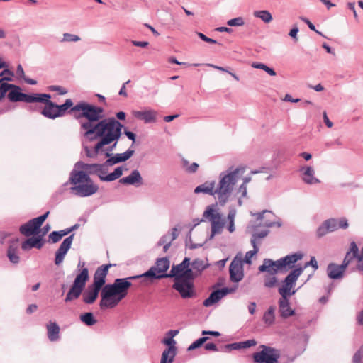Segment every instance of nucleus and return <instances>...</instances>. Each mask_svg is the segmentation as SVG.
Returning a JSON list of instances; mask_svg holds the SVG:
<instances>
[{
  "label": "nucleus",
  "mask_w": 363,
  "mask_h": 363,
  "mask_svg": "<svg viewBox=\"0 0 363 363\" xmlns=\"http://www.w3.org/2000/svg\"><path fill=\"white\" fill-rule=\"evenodd\" d=\"M72 110L77 111L74 114L75 119H87V121L80 123L81 128L85 130L84 136L90 141L100 138L93 147L84 146L87 157H96L102 151L104 145H108L121 137L123 125L114 118L103 119L94 124L102 116L104 109L101 107L80 101L75 104V108Z\"/></svg>",
  "instance_id": "nucleus-1"
},
{
  "label": "nucleus",
  "mask_w": 363,
  "mask_h": 363,
  "mask_svg": "<svg viewBox=\"0 0 363 363\" xmlns=\"http://www.w3.org/2000/svg\"><path fill=\"white\" fill-rule=\"evenodd\" d=\"M100 164H86L79 161L69 174L68 182L72 185L71 191L79 197H89L96 194L99 186L91 179L89 174H96Z\"/></svg>",
  "instance_id": "nucleus-2"
},
{
  "label": "nucleus",
  "mask_w": 363,
  "mask_h": 363,
  "mask_svg": "<svg viewBox=\"0 0 363 363\" xmlns=\"http://www.w3.org/2000/svg\"><path fill=\"white\" fill-rule=\"evenodd\" d=\"M135 279L136 276L116 279L113 284L105 285L100 294V308L104 310L115 308L127 296L128 290L132 285L130 280Z\"/></svg>",
  "instance_id": "nucleus-3"
},
{
  "label": "nucleus",
  "mask_w": 363,
  "mask_h": 363,
  "mask_svg": "<svg viewBox=\"0 0 363 363\" xmlns=\"http://www.w3.org/2000/svg\"><path fill=\"white\" fill-rule=\"evenodd\" d=\"M245 168L243 167H230L221 172L219 182L216 185V199L217 203L223 206L229 200L235 185L243 176Z\"/></svg>",
  "instance_id": "nucleus-4"
},
{
  "label": "nucleus",
  "mask_w": 363,
  "mask_h": 363,
  "mask_svg": "<svg viewBox=\"0 0 363 363\" xmlns=\"http://www.w3.org/2000/svg\"><path fill=\"white\" fill-rule=\"evenodd\" d=\"M85 264L84 262H79L77 269H79L80 272L77 274L66 294L65 298V303H69L78 299L84 289L86 284L89 279V269L85 267Z\"/></svg>",
  "instance_id": "nucleus-5"
},
{
  "label": "nucleus",
  "mask_w": 363,
  "mask_h": 363,
  "mask_svg": "<svg viewBox=\"0 0 363 363\" xmlns=\"http://www.w3.org/2000/svg\"><path fill=\"white\" fill-rule=\"evenodd\" d=\"M259 349L260 351L255 352L252 355L255 363H279L281 357L279 350L265 345H259Z\"/></svg>",
  "instance_id": "nucleus-6"
},
{
  "label": "nucleus",
  "mask_w": 363,
  "mask_h": 363,
  "mask_svg": "<svg viewBox=\"0 0 363 363\" xmlns=\"http://www.w3.org/2000/svg\"><path fill=\"white\" fill-rule=\"evenodd\" d=\"M194 277L174 279L173 289L180 294L182 298H191L195 295Z\"/></svg>",
  "instance_id": "nucleus-7"
},
{
  "label": "nucleus",
  "mask_w": 363,
  "mask_h": 363,
  "mask_svg": "<svg viewBox=\"0 0 363 363\" xmlns=\"http://www.w3.org/2000/svg\"><path fill=\"white\" fill-rule=\"evenodd\" d=\"M217 204L216 203L215 205L207 206L203 214V218L211 223L213 235L221 233L225 225V222L222 219L220 214L215 208Z\"/></svg>",
  "instance_id": "nucleus-8"
},
{
  "label": "nucleus",
  "mask_w": 363,
  "mask_h": 363,
  "mask_svg": "<svg viewBox=\"0 0 363 363\" xmlns=\"http://www.w3.org/2000/svg\"><path fill=\"white\" fill-rule=\"evenodd\" d=\"M303 269L301 267L292 270L285 278L281 287L279 289V293L281 298H289L296 293L294 289L296 281L298 277L302 274Z\"/></svg>",
  "instance_id": "nucleus-9"
},
{
  "label": "nucleus",
  "mask_w": 363,
  "mask_h": 363,
  "mask_svg": "<svg viewBox=\"0 0 363 363\" xmlns=\"http://www.w3.org/2000/svg\"><path fill=\"white\" fill-rule=\"evenodd\" d=\"M169 266L170 262L167 258H160L156 261L155 264L152 266L147 272L140 276L138 275V278L147 277L152 279H159L162 278L169 277V274L167 273Z\"/></svg>",
  "instance_id": "nucleus-10"
},
{
  "label": "nucleus",
  "mask_w": 363,
  "mask_h": 363,
  "mask_svg": "<svg viewBox=\"0 0 363 363\" xmlns=\"http://www.w3.org/2000/svg\"><path fill=\"white\" fill-rule=\"evenodd\" d=\"M349 226L345 218L340 219L330 218L325 220L317 230V235L320 238L329 232H334L340 228L346 229Z\"/></svg>",
  "instance_id": "nucleus-11"
},
{
  "label": "nucleus",
  "mask_w": 363,
  "mask_h": 363,
  "mask_svg": "<svg viewBox=\"0 0 363 363\" xmlns=\"http://www.w3.org/2000/svg\"><path fill=\"white\" fill-rule=\"evenodd\" d=\"M49 213L50 212L47 211L45 213L41 215L40 216L33 218L27 223L23 224L19 228L20 233L25 236H30L38 233V230L48 218Z\"/></svg>",
  "instance_id": "nucleus-12"
},
{
  "label": "nucleus",
  "mask_w": 363,
  "mask_h": 363,
  "mask_svg": "<svg viewBox=\"0 0 363 363\" xmlns=\"http://www.w3.org/2000/svg\"><path fill=\"white\" fill-rule=\"evenodd\" d=\"M109 166V164H106V161H105L104 163L100 164L98 170H96V174L103 182H113L123 174V166L116 167L113 172L108 174V167Z\"/></svg>",
  "instance_id": "nucleus-13"
},
{
  "label": "nucleus",
  "mask_w": 363,
  "mask_h": 363,
  "mask_svg": "<svg viewBox=\"0 0 363 363\" xmlns=\"http://www.w3.org/2000/svg\"><path fill=\"white\" fill-rule=\"evenodd\" d=\"M190 259L185 257L182 263L173 266L169 274V277H194L192 269L189 268Z\"/></svg>",
  "instance_id": "nucleus-14"
},
{
  "label": "nucleus",
  "mask_w": 363,
  "mask_h": 363,
  "mask_svg": "<svg viewBox=\"0 0 363 363\" xmlns=\"http://www.w3.org/2000/svg\"><path fill=\"white\" fill-rule=\"evenodd\" d=\"M111 267V264H104L99 267L95 271L93 283L91 285L102 290L103 287L105 286L106 277L108 274V269Z\"/></svg>",
  "instance_id": "nucleus-15"
},
{
  "label": "nucleus",
  "mask_w": 363,
  "mask_h": 363,
  "mask_svg": "<svg viewBox=\"0 0 363 363\" xmlns=\"http://www.w3.org/2000/svg\"><path fill=\"white\" fill-rule=\"evenodd\" d=\"M229 271L231 281L238 282L242 280L243 277L242 259L235 257L230 265Z\"/></svg>",
  "instance_id": "nucleus-16"
},
{
  "label": "nucleus",
  "mask_w": 363,
  "mask_h": 363,
  "mask_svg": "<svg viewBox=\"0 0 363 363\" xmlns=\"http://www.w3.org/2000/svg\"><path fill=\"white\" fill-rule=\"evenodd\" d=\"M6 74H8L9 77H4L0 79V91H22L18 86L7 82L13 80V77H14L13 72L9 69H5L0 73V76H4Z\"/></svg>",
  "instance_id": "nucleus-17"
},
{
  "label": "nucleus",
  "mask_w": 363,
  "mask_h": 363,
  "mask_svg": "<svg viewBox=\"0 0 363 363\" xmlns=\"http://www.w3.org/2000/svg\"><path fill=\"white\" fill-rule=\"evenodd\" d=\"M303 257V253L297 252L277 260V263L279 267H281V270L291 269L294 267L295 263L301 259Z\"/></svg>",
  "instance_id": "nucleus-18"
},
{
  "label": "nucleus",
  "mask_w": 363,
  "mask_h": 363,
  "mask_svg": "<svg viewBox=\"0 0 363 363\" xmlns=\"http://www.w3.org/2000/svg\"><path fill=\"white\" fill-rule=\"evenodd\" d=\"M44 99L41 101L45 104L41 111V114L45 118L55 119L57 118V104L50 100V98L43 97Z\"/></svg>",
  "instance_id": "nucleus-19"
},
{
  "label": "nucleus",
  "mask_w": 363,
  "mask_h": 363,
  "mask_svg": "<svg viewBox=\"0 0 363 363\" xmlns=\"http://www.w3.org/2000/svg\"><path fill=\"white\" fill-rule=\"evenodd\" d=\"M232 291L231 289L228 288H223L221 290H216L213 291L208 298H206L203 304L206 307H210L219 301L221 298H223L225 296Z\"/></svg>",
  "instance_id": "nucleus-20"
},
{
  "label": "nucleus",
  "mask_w": 363,
  "mask_h": 363,
  "mask_svg": "<svg viewBox=\"0 0 363 363\" xmlns=\"http://www.w3.org/2000/svg\"><path fill=\"white\" fill-rule=\"evenodd\" d=\"M101 292V290L89 285L86 291H83L82 294V300L85 304L94 303L99 296V293Z\"/></svg>",
  "instance_id": "nucleus-21"
},
{
  "label": "nucleus",
  "mask_w": 363,
  "mask_h": 363,
  "mask_svg": "<svg viewBox=\"0 0 363 363\" xmlns=\"http://www.w3.org/2000/svg\"><path fill=\"white\" fill-rule=\"evenodd\" d=\"M75 105L71 99H67L64 104L61 105L57 104V118L65 116L67 113L71 114L74 118L77 111H73Z\"/></svg>",
  "instance_id": "nucleus-22"
},
{
  "label": "nucleus",
  "mask_w": 363,
  "mask_h": 363,
  "mask_svg": "<svg viewBox=\"0 0 363 363\" xmlns=\"http://www.w3.org/2000/svg\"><path fill=\"white\" fill-rule=\"evenodd\" d=\"M345 269L342 264L338 265L330 263L327 267V274L332 279H341L343 277Z\"/></svg>",
  "instance_id": "nucleus-23"
},
{
  "label": "nucleus",
  "mask_w": 363,
  "mask_h": 363,
  "mask_svg": "<svg viewBox=\"0 0 363 363\" xmlns=\"http://www.w3.org/2000/svg\"><path fill=\"white\" fill-rule=\"evenodd\" d=\"M279 308L280 315L284 318L292 316L295 313L294 310L290 307L289 298H280Z\"/></svg>",
  "instance_id": "nucleus-24"
},
{
  "label": "nucleus",
  "mask_w": 363,
  "mask_h": 363,
  "mask_svg": "<svg viewBox=\"0 0 363 363\" xmlns=\"http://www.w3.org/2000/svg\"><path fill=\"white\" fill-rule=\"evenodd\" d=\"M133 150H128L123 153H118L114 155L111 154V156L106 160V164L113 166L119 162H125L133 155Z\"/></svg>",
  "instance_id": "nucleus-25"
},
{
  "label": "nucleus",
  "mask_w": 363,
  "mask_h": 363,
  "mask_svg": "<svg viewBox=\"0 0 363 363\" xmlns=\"http://www.w3.org/2000/svg\"><path fill=\"white\" fill-rule=\"evenodd\" d=\"M6 93L7 92H0V106L5 105L7 100L9 101H13V102L19 101V99L21 98L20 97L21 94H22V92H9L8 99H6ZM7 110L8 109L6 107L1 108H0V114L6 112Z\"/></svg>",
  "instance_id": "nucleus-26"
},
{
  "label": "nucleus",
  "mask_w": 363,
  "mask_h": 363,
  "mask_svg": "<svg viewBox=\"0 0 363 363\" xmlns=\"http://www.w3.org/2000/svg\"><path fill=\"white\" fill-rule=\"evenodd\" d=\"M301 171L303 172L302 179L306 184H314L320 182V181L315 177V171L312 167H301Z\"/></svg>",
  "instance_id": "nucleus-27"
},
{
  "label": "nucleus",
  "mask_w": 363,
  "mask_h": 363,
  "mask_svg": "<svg viewBox=\"0 0 363 363\" xmlns=\"http://www.w3.org/2000/svg\"><path fill=\"white\" fill-rule=\"evenodd\" d=\"M260 272H267L270 274H275L279 270H281V267H279L277 261H272L269 259H265L263 264L259 267Z\"/></svg>",
  "instance_id": "nucleus-28"
},
{
  "label": "nucleus",
  "mask_w": 363,
  "mask_h": 363,
  "mask_svg": "<svg viewBox=\"0 0 363 363\" xmlns=\"http://www.w3.org/2000/svg\"><path fill=\"white\" fill-rule=\"evenodd\" d=\"M195 194L204 193L213 195L216 197V184L215 182H206L198 186L194 189Z\"/></svg>",
  "instance_id": "nucleus-29"
},
{
  "label": "nucleus",
  "mask_w": 363,
  "mask_h": 363,
  "mask_svg": "<svg viewBox=\"0 0 363 363\" xmlns=\"http://www.w3.org/2000/svg\"><path fill=\"white\" fill-rule=\"evenodd\" d=\"M157 116V113L153 110L138 111V118L143 121L145 123H151L156 122Z\"/></svg>",
  "instance_id": "nucleus-30"
},
{
  "label": "nucleus",
  "mask_w": 363,
  "mask_h": 363,
  "mask_svg": "<svg viewBox=\"0 0 363 363\" xmlns=\"http://www.w3.org/2000/svg\"><path fill=\"white\" fill-rule=\"evenodd\" d=\"M43 245V242L40 238L33 237L23 242L21 244V248L23 250H28L33 247L40 249Z\"/></svg>",
  "instance_id": "nucleus-31"
},
{
  "label": "nucleus",
  "mask_w": 363,
  "mask_h": 363,
  "mask_svg": "<svg viewBox=\"0 0 363 363\" xmlns=\"http://www.w3.org/2000/svg\"><path fill=\"white\" fill-rule=\"evenodd\" d=\"M43 97L51 98V96L49 94H36L35 96H31L22 92L21 94V98L19 99V101H24L26 103H33L42 101L44 99Z\"/></svg>",
  "instance_id": "nucleus-32"
},
{
  "label": "nucleus",
  "mask_w": 363,
  "mask_h": 363,
  "mask_svg": "<svg viewBox=\"0 0 363 363\" xmlns=\"http://www.w3.org/2000/svg\"><path fill=\"white\" fill-rule=\"evenodd\" d=\"M48 337L50 341L59 339L60 327L56 323H50L47 325Z\"/></svg>",
  "instance_id": "nucleus-33"
},
{
  "label": "nucleus",
  "mask_w": 363,
  "mask_h": 363,
  "mask_svg": "<svg viewBox=\"0 0 363 363\" xmlns=\"http://www.w3.org/2000/svg\"><path fill=\"white\" fill-rule=\"evenodd\" d=\"M16 77L18 80H22L26 84L35 85L38 82L35 79H30L25 75L24 70L21 64L18 65L16 70Z\"/></svg>",
  "instance_id": "nucleus-34"
},
{
  "label": "nucleus",
  "mask_w": 363,
  "mask_h": 363,
  "mask_svg": "<svg viewBox=\"0 0 363 363\" xmlns=\"http://www.w3.org/2000/svg\"><path fill=\"white\" fill-rule=\"evenodd\" d=\"M176 354L172 348H166L162 353L160 363H172Z\"/></svg>",
  "instance_id": "nucleus-35"
},
{
  "label": "nucleus",
  "mask_w": 363,
  "mask_h": 363,
  "mask_svg": "<svg viewBox=\"0 0 363 363\" xmlns=\"http://www.w3.org/2000/svg\"><path fill=\"white\" fill-rule=\"evenodd\" d=\"M255 18L261 19L264 23H269L272 21V16L267 10H258L253 12Z\"/></svg>",
  "instance_id": "nucleus-36"
},
{
  "label": "nucleus",
  "mask_w": 363,
  "mask_h": 363,
  "mask_svg": "<svg viewBox=\"0 0 363 363\" xmlns=\"http://www.w3.org/2000/svg\"><path fill=\"white\" fill-rule=\"evenodd\" d=\"M80 320L86 326H92L97 323V320L94 318L91 312L82 313L79 316Z\"/></svg>",
  "instance_id": "nucleus-37"
},
{
  "label": "nucleus",
  "mask_w": 363,
  "mask_h": 363,
  "mask_svg": "<svg viewBox=\"0 0 363 363\" xmlns=\"http://www.w3.org/2000/svg\"><path fill=\"white\" fill-rule=\"evenodd\" d=\"M74 234H72L69 237L66 238L60 244L57 250L66 255L68 250L70 249Z\"/></svg>",
  "instance_id": "nucleus-38"
},
{
  "label": "nucleus",
  "mask_w": 363,
  "mask_h": 363,
  "mask_svg": "<svg viewBox=\"0 0 363 363\" xmlns=\"http://www.w3.org/2000/svg\"><path fill=\"white\" fill-rule=\"evenodd\" d=\"M182 167L188 173H194L199 169V164L196 162L189 164V161L184 158L182 160Z\"/></svg>",
  "instance_id": "nucleus-39"
},
{
  "label": "nucleus",
  "mask_w": 363,
  "mask_h": 363,
  "mask_svg": "<svg viewBox=\"0 0 363 363\" xmlns=\"http://www.w3.org/2000/svg\"><path fill=\"white\" fill-rule=\"evenodd\" d=\"M7 256L9 261L13 264H18L20 261V257L16 252V249L11 245L9 246L8 249Z\"/></svg>",
  "instance_id": "nucleus-40"
},
{
  "label": "nucleus",
  "mask_w": 363,
  "mask_h": 363,
  "mask_svg": "<svg viewBox=\"0 0 363 363\" xmlns=\"http://www.w3.org/2000/svg\"><path fill=\"white\" fill-rule=\"evenodd\" d=\"M274 307H269L267 311L265 312L263 316V320L266 324L271 325L274 321Z\"/></svg>",
  "instance_id": "nucleus-41"
},
{
  "label": "nucleus",
  "mask_w": 363,
  "mask_h": 363,
  "mask_svg": "<svg viewBox=\"0 0 363 363\" xmlns=\"http://www.w3.org/2000/svg\"><path fill=\"white\" fill-rule=\"evenodd\" d=\"M236 215V211L235 209H231L229 211L228 217H227V221L228 223V230L229 232L233 233L235 231V218Z\"/></svg>",
  "instance_id": "nucleus-42"
},
{
  "label": "nucleus",
  "mask_w": 363,
  "mask_h": 363,
  "mask_svg": "<svg viewBox=\"0 0 363 363\" xmlns=\"http://www.w3.org/2000/svg\"><path fill=\"white\" fill-rule=\"evenodd\" d=\"M119 182L123 184H134L136 183V169L133 170L128 177L121 178Z\"/></svg>",
  "instance_id": "nucleus-43"
},
{
  "label": "nucleus",
  "mask_w": 363,
  "mask_h": 363,
  "mask_svg": "<svg viewBox=\"0 0 363 363\" xmlns=\"http://www.w3.org/2000/svg\"><path fill=\"white\" fill-rule=\"evenodd\" d=\"M252 67L256 69H261L264 70L267 73H268L270 76H275L276 72L271 67L267 66L263 63L259 62H253Z\"/></svg>",
  "instance_id": "nucleus-44"
},
{
  "label": "nucleus",
  "mask_w": 363,
  "mask_h": 363,
  "mask_svg": "<svg viewBox=\"0 0 363 363\" xmlns=\"http://www.w3.org/2000/svg\"><path fill=\"white\" fill-rule=\"evenodd\" d=\"M252 244L253 245V247H254V250H250V251H248L246 255H245V259H244V262L247 264H251V259L252 258V257L257 253L258 252V248L256 246V243H255V240H252Z\"/></svg>",
  "instance_id": "nucleus-45"
},
{
  "label": "nucleus",
  "mask_w": 363,
  "mask_h": 363,
  "mask_svg": "<svg viewBox=\"0 0 363 363\" xmlns=\"http://www.w3.org/2000/svg\"><path fill=\"white\" fill-rule=\"evenodd\" d=\"M172 240L170 239V236L169 235H165L161 238L160 240L158 245H163L164 252H167L169 247L171 245Z\"/></svg>",
  "instance_id": "nucleus-46"
},
{
  "label": "nucleus",
  "mask_w": 363,
  "mask_h": 363,
  "mask_svg": "<svg viewBox=\"0 0 363 363\" xmlns=\"http://www.w3.org/2000/svg\"><path fill=\"white\" fill-rule=\"evenodd\" d=\"M208 340V337H201V338L196 340L191 345H189V347H188V350L191 351V350H193L200 347Z\"/></svg>",
  "instance_id": "nucleus-47"
},
{
  "label": "nucleus",
  "mask_w": 363,
  "mask_h": 363,
  "mask_svg": "<svg viewBox=\"0 0 363 363\" xmlns=\"http://www.w3.org/2000/svg\"><path fill=\"white\" fill-rule=\"evenodd\" d=\"M277 281V279L276 277L274 276V274H269V275H266V277H265L264 286L266 287H269V288L273 287L275 286Z\"/></svg>",
  "instance_id": "nucleus-48"
},
{
  "label": "nucleus",
  "mask_w": 363,
  "mask_h": 363,
  "mask_svg": "<svg viewBox=\"0 0 363 363\" xmlns=\"http://www.w3.org/2000/svg\"><path fill=\"white\" fill-rule=\"evenodd\" d=\"M192 269H196L197 271H202L206 269V265L204 262L201 259H196L193 261L191 263Z\"/></svg>",
  "instance_id": "nucleus-49"
},
{
  "label": "nucleus",
  "mask_w": 363,
  "mask_h": 363,
  "mask_svg": "<svg viewBox=\"0 0 363 363\" xmlns=\"http://www.w3.org/2000/svg\"><path fill=\"white\" fill-rule=\"evenodd\" d=\"M80 40V38L74 34L65 33L63 34L62 42H77Z\"/></svg>",
  "instance_id": "nucleus-50"
},
{
  "label": "nucleus",
  "mask_w": 363,
  "mask_h": 363,
  "mask_svg": "<svg viewBox=\"0 0 363 363\" xmlns=\"http://www.w3.org/2000/svg\"><path fill=\"white\" fill-rule=\"evenodd\" d=\"M245 24L243 18L237 17L235 18L230 19L227 22V25L229 26H242Z\"/></svg>",
  "instance_id": "nucleus-51"
},
{
  "label": "nucleus",
  "mask_w": 363,
  "mask_h": 363,
  "mask_svg": "<svg viewBox=\"0 0 363 363\" xmlns=\"http://www.w3.org/2000/svg\"><path fill=\"white\" fill-rule=\"evenodd\" d=\"M358 256L355 255L354 254H352L351 252H347L345 257L343 260L342 265L345 268L350 264V263L355 258H357Z\"/></svg>",
  "instance_id": "nucleus-52"
},
{
  "label": "nucleus",
  "mask_w": 363,
  "mask_h": 363,
  "mask_svg": "<svg viewBox=\"0 0 363 363\" xmlns=\"http://www.w3.org/2000/svg\"><path fill=\"white\" fill-rule=\"evenodd\" d=\"M162 342L163 344L168 346L167 348H172L174 350V352H177V347L175 346L176 342L172 337L169 338H164Z\"/></svg>",
  "instance_id": "nucleus-53"
},
{
  "label": "nucleus",
  "mask_w": 363,
  "mask_h": 363,
  "mask_svg": "<svg viewBox=\"0 0 363 363\" xmlns=\"http://www.w3.org/2000/svg\"><path fill=\"white\" fill-rule=\"evenodd\" d=\"M49 239L52 243H56L62 239L59 231H53L49 235Z\"/></svg>",
  "instance_id": "nucleus-54"
},
{
  "label": "nucleus",
  "mask_w": 363,
  "mask_h": 363,
  "mask_svg": "<svg viewBox=\"0 0 363 363\" xmlns=\"http://www.w3.org/2000/svg\"><path fill=\"white\" fill-rule=\"evenodd\" d=\"M242 349L248 348L257 345V342L255 339L240 342Z\"/></svg>",
  "instance_id": "nucleus-55"
},
{
  "label": "nucleus",
  "mask_w": 363,
  "mask_h": 363,
  "mask_svg": "<svg viewBox=\"0 0 363 363\" xmlns=\"http://www.w3.org/2000/svg\"><path fill=\"white\" fill-rule=\"evenodd\" d=\"M298 28L296 25H295L293 28H291L289 33V35L294 40V42L298 41Z\"/></svg>",
  "instance_id": "nucleus-56"
},
{
  "label": "nucleus",
  "mask_w": 363,
  "mask_h": 363,
  "mask_svg": "<svg viewBox=\"0 0 363 363\" xmlns=\"http://www.w3.org/2000/svg\"><path fill=\"white\" fill-rule=\"evenodd\" d=\"M118 140H114L115 143L114 144L111 146V147H107L106 149H104V147H102V151L100 152L99 154H101V153H103L104 152V155L106 157H109L111 156V152L113 150V148L116 146V144H117V141ZM105 145H104L103 147H104Z\"/></svg>",
  "instance_id": "nucleus-57"
},
{
  "label": "nucleus",
  "mask_w": 363,
  "mask_h": 363,
  "mask_svg": "<svg viewBox=\"0 0 363 363\" xmlns=\"http://www.w3.org/2000/svg\"><path fill=\"white\" fill-rule=\"evenodd\" d=\"M65 257V255L59 252L58 250L55 252V263L57 265H59L61 264Z\"/></svg>",
  "instance_id": "nucleus-58"
},
{
  "label": "nucleus",
  "mask_w": 363,
  "mask_h": 363,
  "mask_svg": "<svg viewBox=\"0 0 363 363\" xmlns=\"http://www.w3.org/2000/svg\"><path fill=\"white\" fill-rule=\"evenodd\" d=\"M65 257V255L59 252L58 250L55 252V263L57 265H59L61 264Z\"/></svg>",
  "instance_id": "nucleus-59"
},
{
  "label": "nucleus",
  "mask_w": 363,
  "mask_h": 363,
  "mask_svg": "<svg viewBox=\"0 0 363 363\" xmlns=\"http://www.w3.org/2000/svg\"><path fill=\"white\" fill-rule=\"evenodd\" d=\"M250 181V178L245 177L244 179V182L240 185L239 188V191L242 194L243 196H245L247 194V184Z\"/></svg>",
  "instance_id": "nucleus-60"
},
{
  "label": "nucleus",
  "mask_w": 363,
  "mask_h": 363,
  "mask_svg": "<svg viewBox=\"0 0 363 363\" xmlns=\"http://www.w3.org/2000/svg\"><path fill=\"white\" fill-rule=\"evenodd\" d=\"M308 266H311L314 269V270L318 269V265L315 257H312L311 258V260L304 264V268H306Z\"/></svg>",
  "instance_id": "nucleus-61"
},
{
  "label": "nucleus",
  "mask_w": 363,
  "mask_h": 363,
  "mask_svg": "<svg viewBox=\"0 0 363 363\" xmlns=\"http://www.w3.org/2000/svg\"><path fill=\"white\" fill-rule=\"evenodd\" d=\"M347 8L351 10L353 12V16L354 19L358 21H359V16L357 13L356 9H355V3L354 2H349L347 3Z\"/></svg>",
  "instance_id": "nucleus-62"
},
{
  "label": "nucleus",
  "mask_w": 363,
  "mask_h": 363,
  "mask_svg": "<svg viewBox=\"0 0 363 363\" xmlns=\"http://www.w3.org/2000/svg\"><path fill=\"white\" fill-rule=\"evenodd\" d=\"M300 19H301L303 22L306 23L308 25V28H309L311 30H313V31H316V29H315V26H314V25H313V23H311V21H310L307 18L303 17V16H301V17H300Z\"/></svg>",
  "instance_id": "nucleus-63"
},
{
  "label": "nucleus",
  "mask_w": 363,
  "mask_h": 363,
  "mask_svg": "<svg viewBox=\"0 0 363 363\" xmlns=\"http://www.w3.org/2000/svg\"><path fill=\"white\" fill-rule=\"evenodd\" d=\"M357 259H358L357 268H358V269L363 271V248L362 249L361 255L359 256H358Z\"/></svg>",
  "instance_id": "nucleus-64"
}]
</instances>
